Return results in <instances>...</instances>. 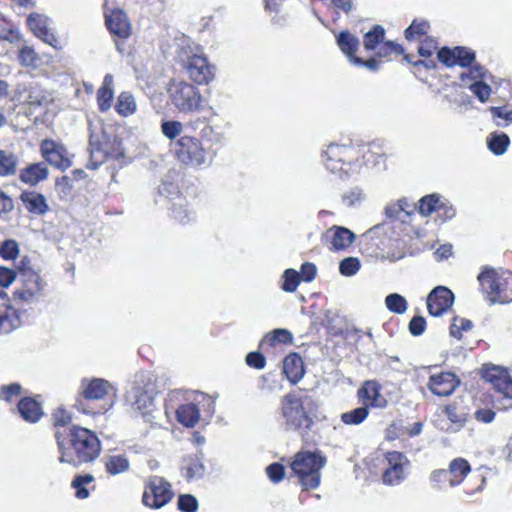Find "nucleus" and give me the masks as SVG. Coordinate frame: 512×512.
<instances>
[{"instance_id": "f257e3e1", "label": "nucleus", "mask_w": 512, "mask_h": 512, "mask_svg": "<svg viewBox=\"0 0 512 512\" xmlns=\"http://www.w3.org/2000/svg\"><path fill=\"white\" fill-rule=\"evenodd\" d=\"M60 452L59 461L74 466L95 461L102 450L95 432L79 426L69 429L67 439L60 432L55 434Z\"/></svg>"}, {"instance_id": "f03ea898", "label": "nucleus", "mask_w": 512, "mask_h": 512, "mask_svg": "<svg viewBox=\"0 0 512 512\" xmlns=\"http://www.w3.org/2000/svg\"><path fill=\"white\" fill-rule=\"evenodd\" d=\"M90 159L87 168L95 170L105 161L112 160L119 166L127 163L121 142L108 135L100 120H88Z\"/></svg>"}, {"instance_id": "7ed1b4c3", "label": "nucleus", "mask_w": 512, "mask_h": 512, "mask_svg": "<svg viewBox=\"0 0 512 512\" xmlns=\"http://www.w3.org/2000/svg\"><path fill=\"white\" fill-rule=\"evenodd\" d=\"M314 408V400L300 391L284 395L280 405L282 425L286 430L307 431L313 424L311 414Z\"/></svg>"}, {"instance_id": "20e7f679", "label": "nucleus", "mask_w": 512, "mask_h": 512, "mask_svg": "<svg viewBox=\"0 0 512 512\" xmlns=\"http://www.w3.org/2000/svg\"><path fill=\"white\" fill-rule=\"evenodd\" d=\"M157 394L155 380L151 374L141 373L136 376L131 388L126 393V401L134 412L139 413L145 422L153 423L155 416L154 397Z\"/></svg>"}, {"instance_id": "39448f33", "label": "nucleus", "mask_w": 512, "mask_h": 512, "mask_svg": "<svg viewBox=\"0 0 512 512\" xmlns=\"http://www.w3.org/2000/svg\"><path fill=\"white\" fill-rule=\"evenodd\" d=\"M323 157L326 168L342 177L355 171L358 167L360 150L350 142L346 144L331 143L323 151Z\"/></svg>"}, {"instance_id": "423d86ee", "label": "nucleus", "mask_w": 512, "mask_h": 512, "mask_svg": "<svg viewBox=\"0 0 512 512\" xmlns=\"http://www.w3.org/2000/svg\"><path fill=\"white\" fill-rule=\"evenodd\" d=\"M326 459L316 452L301 451L295 455L291 463L293 473L298 477L304 490L315 489L321 480L320 470L325 466Z\"/></svg>"}, {"instance_id": "0eeeda50", "label": "nucleus", "mask_w": 512, "mask_h": 512, "mask_svg": "<svg viewBox=\"0 0 512 512\" xmlns=\"http://www.w3.org/2000/svg\"><path fill=\"white\" fill-rule=\"evenodd\" d=\"M155 203L166 207L171 212V215L180 223H188L195 219V212L188 208L186 198L173 183L163 182L159 186Z\"/></svg>"}, {"instance_id": "6e6552de", "label": "nucleus", "mask_w": 512, "mask_h": 512, "mask_svg": "<svg viewBox=\"0 0 512 512\" xmlns=\"http://www.w3.org/2000/svg\"><path fill=\"white\" fill-rule=\"evenodd\" d=\"M167 92L173 106L182 113H194L202 109L203 97L200 90L183 80H171Z\"/></svg>"}, {"instance_id": "1a4fd4ad", "label": "nucleus", "mask_w": 512, "mask_h": 512, "mask_svg": "<svg viewBox=\"0 0 512 512\" xmlns=\"http://www.w3.org/2000/svg\"><path fill=\"white\" fill-rule=\"evenodd\" d=\"M175 153L181 163L192 168L209 166L212 158L202 142L192 136H182L175 143Z\"/></svg>"}, {"instance_id": "9d476101", "label": "nucleus", "mask_w": 512, "mask_h": 512, "mask_svg": "<svg viewBox=\"0 0 512 512\" xmlns=\"http://www.w3.org/2000/svg\"><path fill=\"white\" fill-rule=\"evenodd\" d=\"M178 57L195 83L207 84L213 78L211 67L199 47L190 45L187 48L182 47Z\"/></svg>"}, {"instance_id": "9b49d317", "label": "nucleus", "mask_w": 512, "mask_h": 512, "mask_svg": "<svg viewBox=\"0 0 512 512\" xmlns=\"http://www.w3.org/2000/svg\"><path fill=\"white\" fill-rule=\"evenodd\" d=\"M173 496L171 484L163 477L154 475L145 483L142 502L146 507L160 509L168 504Z\"/></svg>"}, {"instance_id": "f8f14e48", "label": "nucleus", "mask_w": 512, "mask_h": 512, "mask_svg": "<svg viewBox=\"0 0 512 512\" xmlns=\"http://www.w3.org/2000/svg\"><path fill=\"white\" fill-rule=\"evenodd\" d=\"M388 467L383 473V482L386 485L395 486L400 484L406 477V470L409 465L408 458L397 451L386 454Z\"/></svg>"}, {"instance_id": "ddd939ff", "label": "nucleus", "mask_w": 512, "mask_h": 512, "mask_svg": "<svg viewBox=\"0 0 512 512\" xmlns=\"http://www.w3.org/2000/svg\"><path fill=\"white\" fill-rule=\"evenodd\" d=\"M41 154L44 159L55 168L65 171L72 166V161L65 146L51 139L41 142Z\"/></svg>"}, {"instance_id": "4468645a", "label": "nucleus", "mask_w": 512, "mask_h": 512, "mask_svg": "<svg viewBox=\"0 0 512 512\" xmlns=\"http://www.w3.org/2000/svg\"><path fill=\"white\" fill-rule=\"evenodd\" d=\"M455 300L454 294L445 286L435 287L427 296V309L430 315L439 317L447 312Z\"/></svg>"}, {"instance_id": "2eb2a0df", "label": "nucleus", "mask_w": 512, "mask_h": 512, "mask_svg": "<svg viewBox=\"0 0 512 512\" xmlns=\"http://www.w3.org/2000/svg\"><path fill=\"white\" fill-rule=\"evenodd\" d=\"M459 384L460 380L455 374L451 372H441L432 374L429 377L427 386L434 395L447 397L455 391Z\"/></svg>"}, {"instance_id": "dca6fc26", "label": "nucleus", "mask_w": 512, "mask_h": 512, "mask_svg": "<svg viewBox=\"0 0 512 512\" xmlns=\"http://www.w3.org/2000/svg\"><path fill=\"white\" fill-rule=\"evenodd\" d=\"M439 61L447 66L459 65L461 67L470 66L475 60V53L465 47L442 48L437 53Z\"/></svg>"}, {"instance_id": "f3484780", "label": "nucleus", "mask_w": 512, "mask_h": 512, "mask_svg": "<svg viewBox=\"0 0 512 512\" xmlns=\"http://www.w3.org/2000/svg\"><path fill=\"white\" fill-rule=\"evenodd\" d=\"M483 377L490 382L493 387L505 397L512 398V379L506 368L500 366H492L487 368Z\"/></svg>"}, {"instance_id": "a211bd4d", "label": "nucleus", "mask_w": 512, "mask_h": 512, "mask_svg": "<svg viewBox=\"0 0 512 512\" xmlns=\"http://www.w3.org/2000/svg\"><path fill=\"white\" fill-rule=\"evenodd\" d=\"M25 276L22 288L14 292L15 300L33 303L38 299L43 290V282L41 277L34 272H29Z\"/></svg>"}, {"instance_id": "6ab92c4d", "label": "nucleus", "mask_w": 512, "mask_h": 512, "mask_svg": "<svg viewBox=\"0 0 512 512\" xmlns=\"http://www.w3.org/2000/svg\"><path fill=\"white\" fill-rule=\"evenodd\" d=\"M106 26L111 34L126 39L131 34V26L127 15L122 10H114L111 14L105 13Z\"/></svg>"}, {"instance_id": "aec40b11", "label": "nucleus", "mask_w": 512, "mask_h": 512, "mask_svg": "<svg viewBox=\"0 0 512 512\" xmlns=\"http://www.w3.org/2000/svg\"><path fill=\"white\" fill-rule=\"evenodd\" d=\"M112 389V385L102 378L83 379L81 382L82 395L86 399L101 400Z\"/></svg>"}, {"instance_id": "412c9836", "label": "nucleus", "mask_w": 512, "mask_h": 512, "mask_svg": "<svg viewBox=\"0 0 512 512\" xmlns=\"http://www.w3.org/2000/svg\"><path fill=\"white\" fill-rule=\"evenodd\" d=\"M358 396L364 403V407L384 408L387 400L380 393V386L375 381H366L358 391Z\"/></svg>"}, {"instance_id": "4be33fe9", "label": "nucleus", "mask_w": 512, "mask_h": 512, "mask_svg": "<svg viewBox=\"0 0 512 512\" xmlns=\"http://www.w3.org/2000/svg\"><path fill=\"white\" fill-rule=\"evenodd\" d=\"M503 270H495L492 268H485L478 276V281L483 293H485L491 302V296L499 293V285H501Z\"/></svg>"}, {"instance_id": "5701e85b", "label": "nucleus", "mask_w": 512, "mask_h": 512, "mask_svg": "<svg viewBox=\"0 0 512 512\" xmlns=\"http://www.w3.org/2000/svg\"><path fill=\"white\" fill-rule=\"evenodd\" d=\"M330 239V250L340 251L348 248L355 239V234L348 228L333 226L327 231Z\"/></svg>"}, {"instance_id": "b1692460", "label": "nucleus", "mask_w": 512, "mask_h": 512, "mask_svg": "<svg viewBox=\"0 0 512 512\" xmlns=\"http://www.w3.org/2000/svg\"><path fill=\"white\" fill-rule=\"evenodd\" d=\"M283 373L292 384L298 383L303 378L305 370L300 355L291 353L284 358Z\"/></svg>"}, {"instance_id": "393cba45", "label": "nucleus", "mask_w": 512, "mask_h": 512, "mask_svg": "<svg viewBox=\"0 0 512 512\" xmlns=\"http://www.w3.org/2000/svg\"><path fill=\"white\" fill-rule=\"evenodd\" d=\"M20 199L25 209L35 215H44L48 211V204L44 195L35 191H24Z\"/></svg>"}, {"instance_id": "a878e982", "label": "nucleus", "mask_w": 512, "mask_h": 512, "mask_svg": "<svg viewBox=\"0 0 512 512\" xmlns=\"http://www.w3.org/2000/svg\"><path fill=\"white\" fill-rule=\"evenodd\" d=\"M17 409L23 420L29 423L38 422L43 415L42 406L35 398H22L18 403Z\"/></svg>"}, {"instance_id": "bb28decb", "label": "nucleus", "mask_w": 512, "mask_h": 512, "mask_svg": "<svg viewBox=\"0 0 512 512\" xmlns=\"http://www.w3.org/2000/svg\"><path fill=\"white\" fill-rule=\"evenodd\" d=\"M29 29L46 43L52 44L54 36L48 29V19L44 15L30 14L26 19Z\"/></svg>"}, {"instance_id": "cd10ccee", "label": "nucleus", "mask_w": 512, "mask_h": 512, "mask_svg": "<svg viewBox=\"0 0 512 512\" xmlns=\"http://www.w3.org/2000/svg\"><path fill=\"white\" fill-rule=\"evenodd\" d=\"M471 471L470 464L463 458H456L449 464L448 474L451 476L449 484L454 487L460 484Z\"/></svg>"}, {"instance_id": "c85d7f7f", "label": "nucleus", "mask_w": 512, "mask_h": 512, "mask_svg": "<svg viewBox=\"0 0 512 512\" xmlns=\"http://www.w3.org/2000/svg\"><path fill=\"white\" fill-rule=\"evenodd\" d=\"M105 470L108 474L115 476L127 472L130 463L126 455H105L103 458Z\"/></svg>"}, {"instance_id": "c756f323", "label": "nucleus", "mask_w": 512, "mask_h": 512, "mask_svg": "<svg viewBox=\"0 0 512 512\" xmlns=\"http://www.w3.org/2000/svg\"><path fill=\"white\" fill-rule=\"evenodd\" d=\"M337 45L350 63L351 58H358L355 56V52L359 47V39L349 31L339 33L337 36Z\"/></svg>"}, {"instance_id": "7c9ffc66", "label": "nucleus", "mask_w": 512, "mask_h": 512, "mask_svg": "<svg viewBox=\"0 0 512 512\" xmlns=\"http://www.w3.org/2000/svg\"><path fill=\"white\" fill-rule=\"evenodd\" d=\"M483 74V68L480 66L474 67L470 71L471 78L475 79V82L470 85V90L476 95V97L481 102L487 101L491 94L490 86L484 83L483 81L478 80L483 77Z\"/></svg>"}, {"instance_id": "2f4dec72", "label": "nucleus", "mask_w": 512, "mask_h": 512, "mask_svg": "<svg viewBox=\"0 0 512 512\" xmlns=\"http://www.w3.org/2000/svg\"><path fill=\"white\" fill-rule=\"evenodd\" d=\"M48 169L43 163H35L28 167L20 173V179L30 185H35L38 182L47 178Z\"/></svg>"}, {"instance_id": "473e14b6", "label": "nucleus", "mask_w": 512, "mask_h": 512, "mask_svg": "<svg viewBox=\"0 0 512 512\" xmlns=\"http://www.w3.org/2000/svg\"><path fill=\"white\" fill-rule=\"evenodd\" d=\"M176 417L183 426L194 427L199 421L200 412L195 404L187 403L176 410Z\"/></svg>"}, {"instance_id": "72a5a7b5", "label": "nucleus", "mask_w": 512, "mask_h": 512, "mask_svg": "<svg viewBox=\"0 0 512 512\" xmlns=\"http://www.w3.org/2000/svg\"><path fill=\"white\" fill-rule=\"evenodd\" d=\"M443 411L453 425L454 431L464 427L467 420V411L463 406L459 405L457 402H453L446 405Z\"/></svg>"}, {"instance_id": "f704fd0d", "label": "nucleus", "mask_w": 512, "mask_h": 512, "mask_svg": "<svg viewBox=\"0 0 512 512\" xmlns=\"http://www.w3.org/2000/svg\"><path fill=\"white\" fill-rule=\"evenodd\" d=\"M199 455L188 456L184 459L183 471L187 480L201 478L205 473V466L202 462V452Z\"/></svg>"}, {"instance_id": "c9c22d12", "label": "nucleus", "mask_w": 512, "mask_h": 512, "mask_svg": "<svg viewBox=\"0 0 512 512\" xmlns=\"http://www.w3.org/2000/svg\"><path fill=\"white\" fill-rule=\"evenodd\" d=\"M501 279L503 284L501 283V285H499V293H496L495 296H491L492 304L512 302V273L507 270L502 271Z\"/></svg>"}, {"instance_id": "e433bc0d", "label": "nucleus", "mask_w": 512, "mask_h": 512, "mask_svg": "<svg viewBox=\"0 0 512 512\" xmlns=\"http://www.w3.org/2000/svg\"><path fill=\"white\" fill-rule=\"evenodd\" d=\"M443 207V202H441L440 197L436 194H431L424 196L419 201L418 210L419 213L423 216H429L433 212H436L440 215L441 208Z\"/></svg>"}, {"instance_id": "4c0bfd02", "label": "nucleus", "mask_w": 512, "mask_h": 512, "mask_svg": "<svg viewBox=\"0 0 512 512\" xmlns=\"http://www.w3.org/2000/svg\"><path fill=\"white\" fill-rule=\"evenodd\" d=\"M20 325L19 317L15 310L0 308V333H9Z\"/></svg>"}, {"instance_id": "58836bf2", "label": "nucleus", "mask_w": 512, "mask_h": 512, "mask_svg": "<svg viewBox=\"0 0 512 512\" xmlns=\"http://www.w3.org/2000/svg\"><path fill=\"white\" fill-rule=\"evenodd\" d=\"M385 38V30L380 25H375L372 30L364 35L363 46L367 51L376 50Z\"/></svg>"}, {"instance_id": "ea45409f", "label": "nucleus", "mask_w": 512, "mask_h": 512, "mask_svg": "<svg viewBox=\"0 0 512 512\" xmlns=\"http://www.w3.org/2000/svg\"><path fill=\"white\" fill-rule=\"evenodd\" d=\"M116 111L124 117L132 115L136 111V102L129 92H122L118 96Z\"/></svg>"}, {"instance_id": "a19ab883", "label": "nucleus", "mask_w": 512, "mask_h": 512, "mask_svg": "<svg viewBox=\"0 0 512 512\" xmlns=\"http://www.w3.org/2000/svg\"><path fill=\"white\" fill-rule=\"evenodd\" d=\"M510 143L509 137L504 133H493L487 140L488 148L495 155H502L506 152Z\"/></svg>"}, {"instance_id": "79ce46f5", "label": "nucleus", "mask_w": 512, "mask_h": 512, "mask_svg": "<svg viewBox=\"0 0 512 512\" xmlns=\"http://www.w3.org/2000/svg\"><path fill=\"white\" fill-rule=\"evenodd\" d=\"M17 158L8 151L0 150V175L10 176L16 173Z\"/></svg>"}, {"instance_id": "37998d69", "label": "nucleus", "mask_w": 512, "mask_h": 512, "mask_svg": "<svg viewBox=\"0 0 512 512\" xmlns=\"http://www.w3.org/2000/svg\"><path fill=\"white\" fill-rule=\"evenodd\" d=\"M368 415L369 408L362 406L354 410L342 413L341 420L346 425H359L365 421Z\"/></svg>"}, {"instance_id": "c03bdc74", "label": "nucleus", "mask_w": 512, "mask_h": 512, "mask_svg": "<svg viewBox=\"0 0 512 512\" xmlns=\"http://www.w3.org/2000/svg\"><path fill=\"white\" fill-rule=\"evenodd\" d=\"M387 309L396 314H404L408 308L407 300L398 293H391L385 298Z\"/></svg>"}, {"instance_id": "a18cd8bd", "label": "nucleus", "mask_w": 512, "mask_h": 512, "mask_svg": "<svg viewBox=\"0 0 512 512\" xmlns=\"http://www.w3.org/2000/svg\"><path fill=\"white\" fill-rule=\"evenodd\" d=\"M94 481L91 474L77 475L72 481V487L75 489V495L78 499H86L89 496L88 484Z\"/></svg>"}, {"instance_id": "49530a36", "label": "nucleus", "mask_w": 512, "mask_h": 512, "mask_svg": "<svg viewBox=\"0 0 512 512\" xmlns=\"http://www.w3.org/2000/svg\"><path fill=\"white\" fill-rule=\"evenodd\" d=\"M283 283L281 288L285 292L292 293L296 291L299 283H300V274L295 269L289 268L286 269L283 273Z\"/></svg>"}, {"instance_id": "de8ad7c7", "label": "nucleus", "mask_w": 512, "mask_h": 512, "mask_svg": "<svg viewBox=\"0 0 512 512\" xmlns=\"http://www.w3.org/2000/svg\"><path fill=\"white\" fill-rule=\"evenodd\" d=\"M0 38L14 43L21 39V34L14 25L9 23L4 17H0Z\"/></svg>"}, {"instance_id": "09e8293b", "label": "nucleus", "mask_w": 512, "mask_h": 512, "mask_svg": "<svg viewBox=\"0 0 512 512\" xmlns=\"http://www.w3.org/2000/svg\"><path fill=\"white\" fill-rule=\"evenodd\" d=\"M408 203L406 200H399L396 203H391L386 206L385 213L386 216L391 219H399L404 221L402 216H408L409 212L407 211Z\"/></svg>"}, {"instance_id": "8fccbe9b", "label": "nucleus", "mask_w": 512, "mask_h": 512, "mask_svg": "<svg viewBox=\"0 0 512 512\" xmlns=\"http://www.w3.org/2000/svg\"><path fill=\"white\" fill-rule=\"evenodd\" d=\"M365 199V193L359 187H353L345 191L342 195V202L347 207L359 205Z\"/></svg>"}, {"instance_id": "3c124183", "label": "nucleus", "mask_w": 512, "mask_h": 512, "mask_svg": "<svg viewBox=\"0 0 512 512\" xmlns=\"http://www.w3.org/2000/svg\"><path fill=\"white\" fill-rule=\"evenodd\" d=\"M18 60L24 67H36L39 57L32 47L25 45L19 50Z\"/></svg>"}, {"instance_id": "603ef678", "label": "nucleus", "mask_w": 512, "mask_h": 512, "mask_svg": "<svg viewBox=\"0 0 512 512\" xmlns=\"http://www.w3.org/2000/svg\"><path fill=\"white\" fill-rule=\"evenodd\" d=\"M490 112L497 126H506L512 122V110L504 107H490Z\"/></svg>"}, {"instance_id": "864d4df0", "label": "nucleus", "mask_w": 512, "mask_h": 512, "mask_svg": "<svg viewBox=\"0 0 512 512\" xmlns=\"http://www.w3.org/2000/svg\"><path fill=\"white\" fill-rule=\"evenodd\" d=\"M375 51L378 58H388L391 55L402 54L403 48L393 41H384Z\"/></svg>"}, {"instance_id": "5fc2aeb1", "label": "nucleus", "mask_w": 512, "mask_h": 512, "mask_svg": "<svg viewBox=\"0 0 512 512\" xmlns=\"http://www.w3.org/2000/svg\"><path fill=\"white\" fill-rule=\"evenodd\" d=\"M361 268L360 260L356 257L344 258L339 264V271L343 276L355 275Z\"/></svg>"}, {"instance_id": "6e6d98bb", "label": "nucleus", "mask_w": 512, "mask_h": 512, "mask_svg": "<svg viewBox=\"0 0 512 512\" xmlns=\"http://www.w3.org/2000/svg\"><path fill=\"white\" fill-rule=\"evenodd\" d=\"M49 101L48 95L38 86H31L27 96V103L30 106H42Z\"/></svg>"}, {"instance_id": "4d7b16f0", "label": "nucleus", "mask_w": 512, "mask_h": 512, "mask_svg": "<svg viewBox=\"0 0 512 512\" xmlns=\"http://www.w3.org/2000/svg\"><path fill=\"white\" fill-rule=\"evenodd\" d=\"M473 324L470 320L460 317H455L450 326V335L454 338L461 339L462 331L471 330Z\"/></svg>"}, {"instance_id": "13d9d810", "label": "nucleus", "mask_w": 512, "mask_h": 512, "mask_svg": "<svg viewBox=\"0 0 512 512\" xmlns=\"http://www.w3.org/2000/svg\"><path fill=\"white\" fill-rule=\"evenodd\" d=\"M263 342H269L270 345L275 343H291L292 334L286 329H275L271 334L265 336Z\"/></svg>"}, {"instance_id": "bf43d9fd", "label": "nucleus", "mask_w": 512, "mask_h": 512, "mask_svg": "<svg viewBox=\"0 0 512 512\" xmlns=\"http://www.w3.org/2000/svg\"><path fill=\"white\" fill-rule=\"evenodd\" d=\"M161 131L168 139H175L183 132V124L180 121H164Z\"/></svg>"}, {"instance_id": "052dcab7", "label": "nucleus", "mask_w": 512, "mask_h": 512, "mask_svg": "<svg viewBox=\"0 0 512 512\" xmlns=\"http://www.w3.org/2000/svg\"><path fill=\"white\" fill-rule=\"evenodd\" d=\"M429 28V24L427 21H417L414 20L411 25L405 30V37L410 40L414 39L418 36L424 35L427 33Z\"/></svg>"}, {"instance_id": "680f3d73", "label": "nucleus", "mask_w": 512, "mask_h": 512, "mask_svg": "<svg viewBox=\"0 0 512 512\" xmlns=\"http://www.w3.org/2000/svg\"><path fill=\"white\" fill-rule=\"evenodd\" d=\"M22 387L18 383L3 385L0 388V399L7 402H12L16 397L21 394Z\"/></svg>"}, {"instance_id": "e2e57ef3", "label": "nucleus", "mask_w": 512, "mask_h": 512, "mask_svg": "<svg viewBox=\"0 0 512 512\" xmlns=\"http://www.w3.org/2000/svg\"><path fill=\"white\" fill-rule=\"evenodd\" d=\"M113 90L99 88L97 92V102L101 112H107L111 108Z\"/></svg>"}, {"instance_id": "0e129e2a", "label": "nucleus", "mask_w": 512, "mask_h": 512, "mask_svg": "<svg viewBox=\"0 0 512 512\" xmlns=\"http://www.w3.org/2000/svg\"><path fill=\"white\" fill-rule=\"evenodd\" d=\"M178 508L183 512H196L198 509L197 499L190 494L180 495Z\"/></svg>"}, {"instance_id": "69168bd1", "label": "nucleus", "mask_w": 512, "mask_h": 512, "mask_svg": "<svg viewBox=\"0 0 512 512\" xmlns=\"http://www.w3.org/2000/svg\"><path fill=\"white\" fill-rule=\"evenodd\" d=\"M266 473L273 483H278L284 478L285 468L280 463H273L266 468Z\"/></svg>"}, {"instance_id": "338daca9", "label": "nucleus", "mask_w": 512, "mask_h": 512, "mask_svg": "<svg viewBox=\"0 0 512 512\" xmlns=\"http://www.w3.org/2000/svg\"><path fill=\"white\" fill-rule=\"evenodd\" d=\"M0 254L6 259H13L18 254V245L14 240H6L0 247Z\"/></svg>"}, {"instance_id": "774afa93", "label": "nucleus", "mask_w": 512, "mask_h": 512, "mask_svg": "<svg viewBox=\"0 0 512 512\" xmlns=\"http://www.w3.org/2000/svg\"><path fill=\"white\" fill-rule=\"evenodd\" d=\"M426 329V320L422 316H414L409 322V331L414 336H419Z\"/></svg>"}]
</instances>
